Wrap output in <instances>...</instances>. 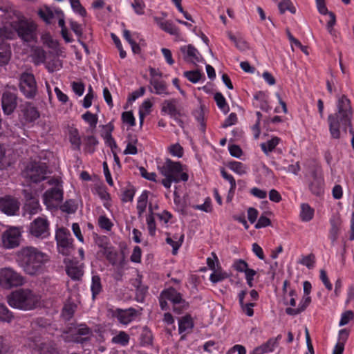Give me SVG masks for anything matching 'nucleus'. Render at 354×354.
<instances>
[{"label": "nucleus", "mask_w": 354, "mask_h": 354, "mask_svg": "<svg viewBox=\"0 0 354 354\" xmlns=\"http://www.w3.org/2000/svg\"><path fill=\"white\" fill-rule=\"evenodd\" d=\"M17 262L23 271L30 276H37L44 270L45 264L49 261L48 256L37 248H22L17 254Z\"/></svg>", "instance_id": "obj_1"}, {"label": "nucleus", "mask_w": 354, "mask_h": 354, "mask_svg": "<svg viewBox=\"0 0 354 354\" xmlns=\"http://www.w3.org/2000/svg\"><path fill=\"white\" fill-rule=\"evenodd\" d=\"M338 111L334 114H330L328 117L329 131L331 137L334 139L340 138V128L346 131L351 125L352 109L349 99L342 95L337 102Z\"/></svg>", "instance_id": "obj_2"}, {"label": "nucleus", "mask_w": 354, "mask_h": 354, "mask_svg": "<svg viewBox=\"0 0 354 354\" xmlns=\"http://www.w3.org/2000/svg\"><path fill=\"white\" fill-rule=\"evenodd\" d=\"M41 297L29 288H19L12 292L8 297V304L13 308L24 310L35 308L40 302Z\"/></svg>", "instance_id": "obj_3"}, {"label": "nucleus", "mask_w": 354, "mask_h": 354, "mask_svg": "<svg viewBox=\"0 0 354 354\" xmlns=\"http://www.w3.org/2000/svg\"><path fill=\"white\" fill-rule=\"evenodd\" d=\"M15 19L10 25L24 42H31L37 39V26L30 19H27L19 12H15Z\"/></svg>", "instance_id": "obj_4"}, {"label": "nucleus", "mask_w": 354, "mask_h": 354, "mask_svg": "<svg viewBox=\"0 0 354 354\" xmlns=\"http://www.w3.org/2000/svg\"><path fill=\"white\" fill-rule=\"evenodd\" d=\"M26 283L25 277L10 267L0 268V286L6 289L23 286Z\"/></svg>", "instance_id": "obj_5"}, {"label": "nucleus", "mask_w": 354, "mask_h": 354, "mask_svg": "<svg viewBox=\"0 0 354 354\" xmlns=\"http://www.w3.org/2000/svg\"><path fill=\"white\" fill-rule=\"evenodd\" d=\"M47 169L46 163L33 161L27 165L22 175L26 180L38 183L46 178Z\"/></svg>", "instance_id": "obj_6"}, {"label": "nucleus", "mask_w": 354, "mask_h": 354, "mask_svg": "<svg viewBox=\"0 0 354 354\" xmlns=\"http://www.w3.org/2000/svg\"><path fill=\"white\" fill-rule=\"evenodd\" d=\"M55 240L58 252L64 256H68L74 250L73 239L68 230L65 227L57 229Z\"/></svg>", "instance_id": "obj_7"}, {"label": "nucleus", "mask_w": 354, "mask_h": 354, "mask_svg": "<svg viewBox=\"0 0 354 354\" xmlns=\"http://www.w3.org/2000/svg\"><path fill=\"white\" fill-rule=\"evenodd\" d=\"M22 228L16 226L8 227L1 234V243L5 249H13L20 245Z\"/></svg>", "instance_id": "obj_8"}, {"label": "nucleus", "mask_w": 354, "mask_h": 354, "mask_svg": "<svg viewBox=\"0 0 354 354\" xmlns=\"http://www.w3.org/2000/svg\"><path fill=\"white\" fill-rule=\"evenodd\" d=\"M28 233L32 236L44 239L50 236V223L46 218L38 217L29 225Z\"/></svg>", "instance_id": "obj_9"}, {"label": "nucleus", "mask_w": 354, "mask_h": 354, "mask_svg": "<svg viewBox=\"0 0 354 354\" xmlns=\"http://www.w3.org/2000/svg\"><path fill=\"white\" fill-rule=\"evenodd\" d=\"M20 91L28 99L34 98L37 93V86L35 76L32 73H23L19 77Z\"/></svg>", "instance_id": "obj_10"}, {"label": "nucleus", "mask_w": 354, "mask_h": 354, "mask_svg": "<svg viewBox=\"0 0 354 354\" xmlns=\"http://www.w3.org/2000/svg\"><path fill=\"white\" fill-rule=\"evenodd\" d=\"M158 170L165 178L162 180V184L169 188L172 182L177 180V162L167 158L162 165L158 166Z\"/></svg>", "instance_id": "obj_11"}, {"label": "nucleus", "mask_w": 354, "mask_h": 354, "mask_svg": "<svg viewBox=\"0 0 354 354\" xmlns=\"http://www.w3.org/2000/svg\"><path fill=\"white\" fill-rule=\"evenodd\" d=\"M20 203L17 199L10 196L0 197V210L8 216L17 214Z\"/></svg>", "instance_id": "obj_12"}, {"label": "nucleus", "mask_w": 354, "mask_h": 354, "mask_svg": "<svg viewBox=\"0 0 354 354\" xmlns=\"http://www.w3.org/2000/svg\"><path fill=\"white\" fill-rule=\"evenodd\" d=\"M62 198L63 192L57 187H53L47 190L43 195L44 203L48 209L54 207L56 203L62 201Z\"/></svg>", "instance_id": "obj_13"}, {"label": "nucleus", "mask_w": 354, "mask_h": 354, "mask_svg": "<svg viewBox=\"0 0 354 354\" xmlns=\"http://www.w3.org/2000/svg\"><path fill=\"white\" fill-rule=\"evenodd\" d=\"M137 313V310L133 308L127 309L116 308L112 310V316L117 318L120 324L127 325L135 319Z\"/></svg>", "instance_id": "obj_14"}, {"label": "nucleus", "mask_w": 354, "mask_h": 354, "mask_svg": "<svg viewBox=\"0 0 354 354\" xmlns=\"http://www.w3.org/2000/svg\"><path fill=\"white\" fill-rule=\"evenodd\" d=\"M1 106L6 115L12 114L17 106V95L10 91H5L1 97Z\"/></svg>", "instance_id": "obj_15"}, {"label": "nucleus", "mask_w": 354, "mask_h": 354, "mask_svg": "<svg viewBox=\"0 0 354 354\" xmlns=\"http://www.w3.org/2000/svg\"><path fill=\"white\" fill-rule=\"evenodd\" d=\"M194 326V320L189 314L178 319V333L182 334L180 340H184L187 335L192 332Z\"/></svg>", "instance_id": "obj_16"}, {"label": "nucleus", "mask_w": 354, "mask_h": 354, "mask_svg": "<svg viewBox=\"0 0 354 354\" xmlns=\"http://www.w3.org/2000/svg\"><path fill=\"white\" fill-rule=\"evenodd\" d=\"M159 300L162 310H165L168 308L167 301L173 304V308L175 310L176 304H177V292L176 290L174 288H170L162 291Z\"/></svg>", "instance_id": "obj_17"}, {"label": "nucleus", "mask_w": 354, "mask_h": 354, "mask_svg": "<svg viewBox=\"0 0 354 354\" xmlns=\"http://www.w3.org/2000/svg\"><path fill=\"white\" fill-rule=\"evenodd\" d=\"M324 182L323 178L318 176L313 173V180L310 182L308 187L311 193L315 196H320L324 192Z\"/></svg>", "instance_id": "obj_18"}, {"label": "nucleus", "mask_w": 354, "mask_h": 354, "mask_svg": "<svg viewBox=\"0 0 354 354\" xmlns=\"http://www.w3.org/2000/svg\"><path fill=\"white\" fill-rule=\"evenodd\" d=\"M316 3L317 10L320 14H328L329 15L330 19L327 23V28L330 32L332 28L333 27L336 22L335 15L333 12H329L326 6L325 0H316Z\"/></svg>", "instance_id": "obj_19"}, {"label": "nucleus", "mask_w": 354, "mask_h": 354, "mask_svg": "<svg viewBox=\"0 0 354 354\" xmlns=\"http://www.w3.org/2000/svg\"><path fill=\"white\" fill-rule=\"evenodd\" d=\"M22 107L21 111L27 122H31L39 118V111L31 103L26 102Z\"/></svg>", "instance_id": "obj_20"}, {"label": "nucleus", "mask_w": 354, "mask_h": 354, "mask_svg": "<svg viewBox=\"0 0 354 354\" xmlns=\"http://www.w3.org/2000/svg\"><path fill=\"white\" fill-rule=\"evenodd\" d=\"M180 49L185 55V59H189L194 64L196 62H201L203 60V57L199 55L197 49L191 45H189L187 48L185 46L182 47Z\"/></svg>", "instance_id": "obj_21"}, {"label": "nucleus", "mask_w": 354, "mask_h": 354, "mask_svg": "<svg viewBox=\"0 0 354 354\" xmlns=\"http://www.w3.org/2000/svg\"><path fill=\"white\" fill-rule=\"evenodd\" d=\"M67 274L73 280H80L84 274L82 265L71 262L66 267Z\"/></svg>", "instance_id": "obj_22"}, {"label": "nucleus", "mask_w": 354, "mask_h": 354, "mask_svg": "<svg viewBox=\"0 0 354 354\" xmlns=\"http://www.w3.org/2000/svg\"><path fill=\"white\" fill-rule=\"evenodd\" d=\"M311 302V298L310 296L304 295V297L302 298L301 301H300L298 308H287L286 309V314L289 315H297L301 312L304 311L306 308L308 306V305Z\"/></svg>", "instance_id": "obj_23"}, {"label": "nucleus", "mask_w": 354, "mask_h": 354, "mask_svg": "<svg viewBox=\"0 0 354 354\" xmlns=\"http://www.w3.org/2000/svg\"><path fill=\"white\" fill-rule=\"evenodd\" d=\"M37 347L39 354H59V351L53 342L41 343Z\"/></svg>", "instance_id": "obj_24"}, {"label": "nucleus", "mask_w": 354, "mask_h": 354, "mask_svg": "<svg viewBox=\"0 0 354 354\" xmlns=\"http://www.w3.org/2000/svg\"><path fill=\"white\" fill-rule=\"evenodd\" d=\"M24 209L25 213L30 216H32L39 212L41 210V207L39 205V199H30V201L26 202Z\"/></svg>", "instance_id": "obj_25"}, {"label": "nucleus", "mask_w": 354, "mask_h": 354, "mask_svg": "<svg viewBox=\"0 0 354 354\" xmlns=\"http://www.w3.org/2000/svg\"><path fill=\"white\" fill-rule=\"evenodd\" d=\"M148 194L149 192L147 191L143 192L138 199L136 208L138 218H142L143 213L146 210L148 203Z\"/></svg>", "instance_id": "obj_26"}, {"label": "nucleus", "mask_w": 354, "mask_h": 354, "mask_svg": "<svg viewBox=\"0 0 354 354\" xmlns=\"http://www.w3.org/2000/svg\"><path fill=\"white\" fill-rule=\"evenodd\" d=\"M299 216L302 221L308 222L314 216V209L308 203H302Z\"/></svg>", "instance_id": "obj_27"}, {"label": "nucleus", "mask_w": 354, "mask_h": 354, "mask_svg": "<svg viewBox=\"0 0 354 354\" xmlns=\"http://www.w3.org/2000/svg\"><path fill=\"white\" fill-rule=\"evenodd\" d=\"M55 15H56L55 12H54L48 6H44L38 10V15L47 24L52 23V19L55 17Z\"/></svg>", "instance_id": "obj_28"}, {"label": "nucleus", "mask_w": 354, "mask_h": 354, "mask_svg": "<svg viewBox=\"0 0 354 354\" xmlns=\"http://www.w3.org/2000/svg\"><path fill=\"white\" fill-rule=\"evenodd\" d=\"M280 138L278 137H273L270 140H268L266 142H263L261 144V148L262 151L268 154L270 152H272L277 145L280 142Z\"/></svg>", "instance_id": "obj_29"}, {"label": "nucleus", "mask_w": 354, "mask_h": 354, "mask_svg": "<svg viewBox=\"0 0 354 354\" xmlns=\"http://www.w3.org/2000/svg\"><path fill=\"white\" fill-rule=\"evenodd\" d=\"M162 111L171 116L175 117L177 113L176 100H165L162 103Z\"/></svg>", "instance_id": "obj_30"}, {"label": "nucleus", "mask_w": 354, "mask_h": 354, "mask_svg": "<svg viewBox=\"0 0 354 354\" xmlns=\"http://www.w3.org/2000/svg\"><path fill=\"white\" fill-rule=\"evenodd\" d=\"M106 132L104 136V139L105 140L106 143L111 147V150L113 151L114 149L117 148V145L111 136V132L113 130V126L111 124H109L105 127Z\"/></svg>", "instance_id": "obj_31"}, {"label": "nucleus", "mask_w": 354, "mask_h": 354, "mask_svg": "<svg viewBox=\"0 0 354 354\" xmlns=\"http://www.w3.org/2000/svg\"><path fill=\"white\" fill-rule=\"evenodd\" d=\"M91 290L93 299H95L96 296L101 292L102 286L100 277L98 275H93L92 277Z\"/></svg>", "instance_id": "obj_32"}, {"label": "nucleus", "mask_w": 354, "mask_h": 354, "mask_svg": "<svg viewBox=\"0 0 354 354\" xmlns=\"http://www.w3.org/2000/svg\"><path fill=\"white\" fill-rule=\"evenodd\" d=\"M0 65H5L8 63L11 51L9 45L3 44L0 46Z\"/></svg>", "instance_id": "obj_33"}, {"label": "nucleus", "mask_w": 354, "mask_h": 354, "mask_svg": "<svg viewBox=\"0 0 354 354\" xmlns=\"http://www.w3.org/2000/svg\"><path fill=\"white\" fill-rule=\"evenodd\" d=\"M69 140L73 149L80 150L81 138L77 129H73L70 131Z\"/></svg>", "instance_id": "obj_34"}, {"label": "nucleus", "mask_w": 354, "mask_h": 354, "mask_svg": "<svg viewBox=\"0 0 354 354\" xmlns=\"http://www.w3.org/2000/svg\"><path fill=\"white\" fill-rule=\"evenodd\" d=\"M32 59L37 65L44 63L46 60V52L41 48H35L32 53Z\"/></svg>", "instance_id": "obj_35"}, {"label": "nucleus", "mask_w": 354, "mask_h": 354, "mask_svg": "<svg viewBox=\"0 0 354 354\" xmlns=\"http://www.w3.org/2000/svg\"><path fill=\"white\" fill-rule=\"evenodd\" d=\"M227 167L232 170L234 172L243 175L247 172L246 166L241 162L232 161L227 165Z\"/></svg>", "instance_id": "obj_36"}, {"label": "nucleus", "mask_w": 354, "mask_h": 354, "mask_svg": "<svg viewBox=\"0 0 354 354\" xmlns=\"http://www.w3.org/2000/svg\"><path fill=\"white\" fill-rule=\"evenodd\" d=\"M129 335L124 331H120L119 333L112 338V342L122 346H126L129 342Z\"/></svg>", "instance_id": "obj_37"}, {"label": "nucleus", "mask_w": 354, "mask_h": 354, "mask_svg": "<svg viewBox=\"0 0 354 354\" xmlns=\"http://www.w3.org/2000/svg\"><path fill=\"white\" fill-rule=\"evenodd\" d=\"M278 7L281 14H283L286 10L290 11L292 14L296 12V8L290 0H281Z\"/></svg>", "instance_id": "obj_38"}, {"label": "nucleus", "mask_w": 354, "mask_h": 354, "mask_svg": "<svg viewBox=\"0 0 354 354\" xmlns=\"http://www.w3.org/2000/svg\"><path fill=\"white\" fill-rule=\"evenodd\" d=\"M151 84L153 86L154 88V92L156 94L161 95L163 93L167 94V87L166 84L162 81H159L156 79H153L151 80Z\"/></svg>", "instance_id": "obj_39"}, {"label": "nucleus", "mask_w": 354, "mask_h": 354, "mask_svg": "<svg viewBox=\"0 0 354 354\" xmlns=\"http://www.w3.org/2000/svg\"><path fill=\"white\" fill-rule=\"evenodd\" d=\"M156 21L160 27L165 32H167L171 35H174L176 33L175 26L173 23L166 20H158L157 18H156Z\"/></svg>", "instance_id": "obj_40"}, {"label": "nucleus", "mask_w": 354, "mask_h": 354, "mask_svg": "<svg viewBox=\"0 0 354 354\" xmlns=\"http://www.w3.org/2000/svg\"><path fill=\"white\" fill-rule=\"evenodd\" d=\"M76 306L72 303L66 304L62 312V316L66 320H69L74 314Z\"/></svg>", "instance_id": "obj_41"}, {"label": "nucleus", "mask_w": 354, "mask_h": 354, "mask_svg": "<svg viewBox=\"0 0 354 354\" xmlns=\"http://www.w3.org/2000/svg\"><path fill=\"white\" fill-rule=\"evenodd\" d=\"M12 318V313L5 305L0 304V321L4 322H10Z\"/></svg>", "instance_id": "obj_42"}, {"label": "nucleus", "mask_w": 354, "mask_h": 354, "mask_svg": "<svg viewBox=\"0 0 354 354\" xmlns=\"http://www.w3.org/2000/svg\"><path fill=\"white\" fill-rule=\"evenodd\" d=\"M214 100L216 102L218 107L223 111L225 113L229 111L230 109L228 105L226 103L225 99L221 93H216L214 95Z\"/></svg>", "instance_id": "obj_43"}, {"label": "nucleus", "mask_w": 354, "mask_h": 354, "mask_svg": "<svg viewBox=\"0 0 354 354\" xmlns=\"http://www.w3.org/2000/svg\"><path fill=\"white\" fill-rule=\"evenodd\" d=\"M221 174L223 178L227 180L230 184V194H234V192L236 187V180L234 178L232 175L227 174L224 168L221 169Z\"/></svg>", "instance_id": "obj_44"}, {"label": "nucleus", "mask_w": 354, "mask_h": 354, "mask_svg": "<svg viewBox=\"0 0 354 354\" xmlns=\"http://www.w3.org/2000/svg\"><path fill=\"white\" fill-rule=\"evenodd\" d=\"M86 142V150L90 153H93L95 151V147L98 144V141L95 137L93 136H89L84 138Z\"/></svg>", "instance_id": "obj_45"}, {"label": "nucleus", "mask_w": 354, "mask_h": 354, "mask_svg": "<svg viewBox=\"0 0 354 354\" xmlns=\"http://www.w3.org/2000/svg\"><path fill=\"white\" fill-rule=\"evenodd\" d=\"M73 10L80 15L82 17H86V11L80 3V0H69Z\"/></svg>", "instance_id": "obj_46"}, {"label": "nucleus", "mask_w": 354, "mask_h": 354, "mask_svg": "<svg viewBox=\"0 0 354 354\" xmlns=\"http://www.w3.org/2000/svg\"><path fill=\"white\" fill-rule=\"evenodd\" d=\"M184 75L186 78H187L188 80H189L192 83L198 82L201 77V73L198 70L185 71L184 73Z\"/></svg>", "instance_id": "obj_47"}, {"label": "nucleus", "mask_w": 354, "mask_h": 354, "mask_svg": "<svg viewBox=\"0 0 354 354\" xmlns=\"http://www.w3.org/2000/svg\"><path fill=\"white\" fill-rule=\"evenodd\" d=\"M82 118L90 124L91 128H95L97 123V117L89 111L86 112L82 115Z\"/></svg>", "instance_id": "obj_48"}, {"label": "nucleus", "mask_w": 354, "mask_h": 354, "mask_svg": "<svg viewBox=\"0 0 354 354\" xmlns=\"http://www.w3.org/2000/svg\"><path fill=\"white\" fill-rule=\"evenodd\" d=\"M140 340L143 345L150 344L152 342L151 332L147 327H145L142 329V332L140 335Z\"/></svg>", "instance_id": "obj_49"}, {"label": "nucleus", "mask_w": 354, "mask_h": 354, "mask_svg": "<svg viewBox=\"0 0 354 354\" xmlns=\"http://www.w3.org/2000/svg\"><path fill=\"white\" fill-rule=\"evenodd\" d=\"M227 277V274L225 272H223L221 271L214 270L213 273L211 274L209 277V280L214 283H218L226 279Z\"/></svg>", "instance_id": "obj_50"}, {"label": "nucleus", "mask_w": 354, "mask_h": 354, "mask_svg": "<svg viewBox=\"0 0 354 354\" xmlns=\"http://www.w3.org/2000/svg\"><path fill=\"white\" fill-rule=\"evenodd\" d=\"M10 165V161L6 156V149L0 144V169H3Z\"/></svg>", "instance_id": "obj_51"}, {"label": "nucleus", "mask_w": 354, "mask_h": 354, "mask_svg": "<svg viewBox=\"0 0 354 354\" xmlns=\"http://www.w3.org/2000/svg\"><path fill=\"white\" fill-rule=\"evenodd\" d=\"M98 224L102 229H104L107 231H110L113 226L111 221L105 216H100L99 217Z\"/></svg>", "instance_id": "obj_52"}, {"label": "nucleus", "mask_w": 354, "mask_h": 354, "mask_svg": "<svg viewBox=\"0 0 354 354\" xmlns=\"http://www.w3.org/2000/svg\"><path fill=\"white\" fill-rule=\"evenodd\" d=\"M189 175L187 174V167L178 162V181H187Z\"/></svg>", "instance_id": "obj_53"}, {"label": "nucleus", "mask_w": 354, "mask_h": 354, "mask_svg": "<svg viewBox=\"0 0 354 354\" xmlns=\"http://www.w3.org/2000/svg\"><path fill=\"white\" fill-rule=\"evenodd\" d=\"M287 35L289 40L292 44H295L297 47L299 48L302 50V52H304L306 55H308L306 46H303L297 39L295 38L289 30H287Z\"/></svg>", "instance_id": "obj_54"}, {"label": "nucleus", "mask_w": 354, "mask_h": 354, "mask_svg": "<svg viewBox=\"0 0 354 354\" xmlns=\"http://www.w3.org/2000/svg\"><path fill=\"white\" fill-rule=\"evenodd\" d=\"M15 37V32H13L8 27L3 26L0 28V37L3 39H12Z\"/></svg>", "instance_id": "obj_55"}, {"label": "nucleus", "mask_w": 354, "mask_h": 354, "mask_svg": "<svg viewBox=\"0 0 354 354\" xmlns=\"http://www.w3.org/2000/svg\"><path fill=\"white\" fill-rule=\"evenodd\" d=\"M354 317V314L351 310H347L342 315L339 326H344L347 324Z\"/></svg>", "instance_id": "obj_56"}, {"label": "nucleus", "mask_w": 354, "mask_h": 354, "mask_svg": "<svg viewBox=\"0 0 354 354\" xmlns=\"http://www.w3.org/2000/svg\"><path fill=\"white\" fill-rule=\"evenodd\" d=\"M135 195V189L133 187H130L124 190L122 194V201L123 202L132 201Z\"/></svg>", "instance_id": "obj_57"}, {"label": "nucleus", "mask_w": 354, "mask_h": 354, "mask_svg": "<svg viewBox=\"0 0 354 354\" xmlns=\"http://www.w3.org/2000/svg\"><path fill=\"white\" fill-rule=\"evenodd\" d=\"M241 307L242 311L248 316L252 317L254 315L253 307L255 306V303L249 302V303H243V305H240Z\"/></svg>", "instance_id": "obj_58"}, {"label": "nucleus", "mask_w": 354, "mask_h": 354, "mask_svg": "<svg viewBox=\"0 0 354 354\" xmlns=\"http://www.w3.org/2000/svg\"><path fill=\"white\" fill-rule=\"evenodd\" d=\"M248 265L244 260L239 259L234 261L233 264V268L241 272H245V270L248 268Z\"/></svg>", "instance_id": "obj_59"}, {"label": "nucleus", "mask_w": 354, "mask_h": 354, "mask_svg": "<svg viewBox=\"0 0 354 354\" xmlns=\"http://www.w3.org/2000/svg\"><path fill=\"white\" fill-rule=\"evenodd\" d=\"M300 263L306 266L309 269L313 268L315 264V256L313 254L307 255L301 260Z\"/></svg>", "instance_id": "obj_60"}, {"label": "nucleus", "mask_w": 354, "mask_h": 354, "mask_svg": "<svg viewBox=\"0 0 354 354\" xmlns=\"http://www.w3.org/2000/svg\"><path fill=\"white\" fill-rule=\"evenodd\" d=\"M122 119L124 122L129 124L131 127L135 125V118L131 111L123 112Z\"/></svg>", "instance_id": "obj_61"}, {"label": "nucleus", "mask_w": 354, "mask_h": 354, "mask_svg": "<svg viewBox=\"0 0 354 354\" xmlns=\"http://www.w3.org/2000/svg\"><path fill=\"white\" fill-rule=\"evenodd\" d=\"M237 122V116L234 113H231L229 116L225 119L222 124L223 128H227L231 125L236 124Z\"/></svg>", "instance_id": "obj_62"}, {"label": "nucleus", "mask_w": 354, "mask_h": 354, "mask_svg": "<svg viewBox=\"0 0 354 354\" xmlns=\"http://www.w3.org/2000/svg\"><path fill=\"white\" fill-rule=\"evenodd\" d=\"M41 40L44 44L49 48H55L57 43L55 41L49 34H45L41 36Z\"/></svg>", "instance_id": "obj_63"}, {"label": "nucleus", "mask_w": 354, "mask_h": 354, "mask_svg": "<svg viewBox=\"0 0 354 354\" xmlns=\"http://www.w3.org/2000/svg\"><path fill=\"white\" fill-rule=\"evenodd\" d=\"M12 351L9 344L0 336V354H11Z\"/></svg>", "instance_id": "obj_64"}]
</instances>
